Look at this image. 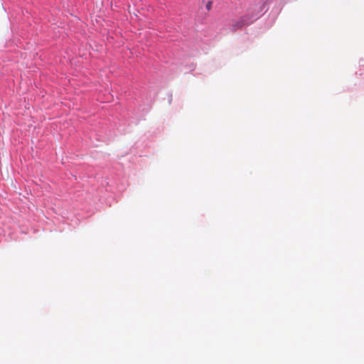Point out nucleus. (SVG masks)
Wrapping results in <instances>:
<instances>
[{
  "instance_id": "obj_1",
  "label": "nucleus",
  "mask_w": 364,
  "mask_h": 364,
  "mask_svg": "<svg viewBox=\"0 0 364 364\" xmlns=\"http://www.w3.org/2000/svg\"><path fill=\"white\" fill-rule=\"evenodd\" d=\"M243 25H244V22L242 20H239V21H235L232 25V31H235L237 29L241 28L243 26Z\"/></svg>"
},
{
  "instance_id": "obj_2",
  "label": "nucleus",
  "mask_w": 364,
  "mask_h": 364,
  "mask_svg": "<svg viewBox=\"0 0 364 364\" xmlns=\"http://www.w3.org/2000/svg\"><path fill=\"white\" fill-rule=\"evenodd\" d=\"M206 9L209 11L211 9V7H212V1H209L207 4H206Z\"/></svg>"
}]
</instances>
